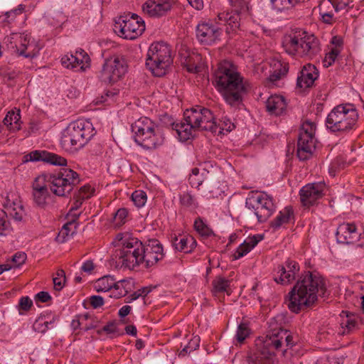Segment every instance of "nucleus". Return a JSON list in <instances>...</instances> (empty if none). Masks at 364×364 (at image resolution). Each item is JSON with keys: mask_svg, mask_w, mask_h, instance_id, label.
I'll use <instances>...</instances> for the list:
<instances>
[{"mask_svg": "<svg viewBox=\"0 0 364 364\" xmlns=\"http://www.w3.org/2000/svg\"><path fill=\"white\" fill-rule=\"evenodd\" d=\"M324 279L316 272H305L289 293V310L299 313L304 307L313 305L318 296H324L326 292Z\"/></svg>", "mask_w": 364, "mask_h": 364, "instance_id": "nucleus-1", "label": "nucleus"}, {"mask_svg": "<svg viewBox=\"0 0 364 364\" xmlns=\"http://www.w3.org/2000/svg\"><path fill=\"white\" fill-rule=\"evenodd\" d=\"M213 83L223 95L225 102L231 106H237L242 101L249 85L236 70L234 65L228 61L220 62L213 73Z\"/></svg>", "mask_w": 364, "mask_h": 364, "instance_id": "nucleus-2", "label": "nucleus"}, {"mask_svg": "<svg viewBox=\"0 0 364 364\" xmlns=\"http://www.w3.org/2000/svg\"><path fill=\"white\" fill-rule=\"evenodd\" d=\"M114 256L121 268L134 270L142 264L143 242L128 232L117 234L112 241Z\"/></svg>", "mask_w": 364, "mask_h": 364, "instance_id": "nucleus-3", "label": "nucleus"}, {"mask_svg": "<svg viewBox=\"0 0 364 364\" xmlns=\"http://www.w3.org/2000/svg\"><path fill=\"white\" fill-rule=\"evenodd\" d=\"M183 117V122L173 124L174 129L181 141H186L193 137V132L199 129L215 132L216 122L213 112L207 108L197 107L186 109Z\"/></svg>", "mask_w": 364, "mask_h": 364, "instance_id": "nucleus-4", "label": "nucleus"}, {"mask_svg": "<svg viewBox=\"0 0 364 364\" xmlns=\"http://www.w3.org/2000/svg\"><path fill=\"white\" fill-rule=\"evenodd\" d=\"M94 134V129L89 122H73L63 133L60 139L61 147L66 151L75 152L83 147Z\"/></svg>", "mask_w": 364, "mask_h": 364, "instance_id": "nucleus-5", "label": "nucleus"}, {"mask_svg": "<svg viewBox=\"0 0 364 364\" xmlns=\"http://www.w3.org/2000/svg\"><path fill=\"white\" fill-rule=\"evenodd\" d=\"M135 141L146 149H155L164 141L160 127L148 117H141L132 124Z\"/></svg>", "mask_w": 364, "mask_h": 364, "instance_id": "nucleus-6", "label": "nucleus"}, {"mask_svg": "<svg viewBox=\"0 0 364 364\" xmlns=\"http://www.w3.org/2000/svg\"><path fill=\"white\" fill-rule=\"evenodd\" d=\"M173 58L170 47L164 42L153 43L147 52L146 66L156 77H162L166 74Z\"/></svg>", "mask_w": 364, "mask_h": 364, "instance_id": "nucleus-7", "label": "nucleus"}, {"mask_svg": "<svg viewBox=\"0 0 364 364\" xmlns=\"http://www.w3.org/2000/svg\"><path fill=\"white\" fill-rule=\"evenodd\" d=\"M358 118V114L355 109L338 105L328 114L326 124L331 132H343L353 129Z\"/></svg>", "mask_w": 364, "mask_h": 364, "instance_id": "nucleus-8", "label": "nucleus"}, {"mask_svg": "<svg viewBox=\"0 0 364 364\" xmlns=\"http://www.w3.org/2000/svg\"><path fill=\"white\" fill-rule=\"evenodd\" d=\"M50 191L56 196H65L78 183V174L70 168H63L56 174L50 175Z\"/></svg>", "mask_w": 364, "mask_h": 364, "instance_id": "nucleus-9", "label": "nucleus"}, {"mask_svg": "<svg viewBox=\"0 0 364 364\" xmlns=\"http://www.w3.org/2000/svg\"><path fill=\"white\" fill-rule=\"evenodd\" d=\"M315 130L313 122L306 121L301 125L297 142V156L301 161L309 159L315 149Z\"/></svg>", "mask_w": 364, "mask_h": 364, "instance_id": "nucleus-10", "label": "nucleus"}, {"mask_svg": "<svg viewBox=\"0 0 364 364\" xmlns=\"http://www.w3.org/2000/svg\"><path fill=\"white\" fill-rule=\"evenodd\" d=\"M119 18L114 24V31L122 38L133 40L141 35L145 30L144 21L136 14Z\"/></svg>", "mask_w": 364, "mask_h": 364, "instance_id": "nucleus-11", "label": "nucleus"}, {"mask_svg": "<svg viewBox=\"0 0 364 364\" xmlns=\"http://www.w3.org/2000/svg\"><path fill=\"white\" fill-rule=\"evenodd\" d=\"M31 36L25 33H12L4 39V43L11 52L19 56L33 58L35 55L33 50H30L32 47Z\"/></svg>", "mask_w": 364, "mask_h": 364, "instance_id": "nucleus-12", "label": "nucleus"}, {"mask_svg": "<svg viewBox=\"0 0 364 364\" xmlns=\"http://www.w3.org/2000/svg\"><path fill=\"white\" fill-rule=\"evenodd\" d=\"M126 72L127 66L122 60L118 57L110 58L103 65L101 78L106 83L113 84L119 81Z\"/></svg>", "mask_w": 364, "mask_h": 364, "instance_id": "nucleus-13", "label": "nucleus"}, {"mask_svg": "<svg viewBox=\"0 0 364 364\" xmlns=\"http://www.w3.org/2000/svg\"><path fill=\"white\" fill-rule=\"evenodd\" d=\"M164 248L161 242L156 239L149 240L143 243L142 247V264L141 266L149 268L155 265L164 257Z\"/></svg>", "mask_w": 364, "mask_h": 364, "instance_id": "nucleus-14", "label": "nucleus"}, {"mask_svg": "<svg viewBox=\"0 0 364 364\" xmlns=\"http://www.w3.org/2000/svg\"><path fill=\"white\" fill-rule=\"evenodd\" d=\"M223 29L219 24L202 22L196 28V36L198 40L205 45H211L220 39Z\"/></svg>", "mask_w": 364, "mask_h": 364, "instance_id": "nucleus-15", "label": "nucleus"}, {"mask_svg": "<svg viewBox=\"0 0 364 364\" xmlns=\"http://www.w3.org/2000/svg\"><path fill=\"white\" fill-rule=\"evenodd\" d=\"M176 4V0H147L142 6V11L150 17H161L170 11Z\"/></svg>", "mask_w": 364, "mask_h": 364, "instance_id": "nucleus-16", "label": "nucleus"}, {"mask_svg": "<svg viewBox=\"0 0 364 364\" xmlns=\"http://www.w3.org/2000/svg\"><path fill=\"white\" fill-rule=\"evenodd\" d=\"M299 269V265L296 262L288 259L284 265L278 266L274 280L282 285L289 284L295 279Z\"/></svg>", "mask_w": 364, "mask_h": 364, "instance_id": "nucleus-17", "label": "nucleus"}, {"mask_svg": "<svg viewBox=\"0 0 364 364\" xmlns=\"http://www.w3.org/2000/svg\"><path fill=\"white\" fill-rule=\"evenodd\" d=\"M324 183H308L303 186L299 191L301 201L303 205H312L317 200L321 198L325 190Z\"/></svg>", "mask_w": 364, "mask_h": 364, "instance_id": "nucleus-18", "label": "nucleus"}, {"mask_svg": "<svg viewBox=\"0 0 364 364\" xmlns=\"http://www.w3.org/2000/svg\"><path fill=\"white\" fill-rule=\"evenodd\" d=\"M304 35L302 36L301 46L300 47L301 58H305L308 60H311L321 50L319 40L311 33L303 31Z\"/></svg>", "mask_w": 364, "mask_h": 364, "instance_id": "nucleus-19", "label": "nucleus"}, {"mask_svg": "<svg viewBox=\"0 0 364 364\" xmlns=\"http://www.w3.org/2000/svg\"><path fill=\"white\" fill-rule=\"evenodd\" d=\"M303 35L304 32L301 30L291 32L283 36L282 45L287 53L296 58H301V51L300 50V47L302 44Z\"/></svg>", "mask_w": 364, "mask_h": 364, "instance_id": "nucleus-20", "label": "nucleus"}, {"mask_svg": "<svg viewBox=\"0 0 364 364\" xmlns=\"http://www.w3.org/2000/svg\"><path fill=\"white\" fill-rule=\"evenodd\" d=\"M23 161H43L49 163L53 165L57 166H66L67 160L53 153H50L46 151L36 150L30 152L23 156Z\"/></svg>", "mask_w": 364, "mask_h": 364, "instance_id": "nucleus-21", "label": "nucleus"}, {"mask_svg": "<svg viewBox=\"0 0 364 364\" xmlns=\"http://www.w3.org/2000/svg\"><path fill=\"white\" fill-rule=\"evenodd\" d=\"M62 65L67 68L84 70L90 66V57L84 51L76 52L75 55H65L61 58Z\"/></svg>", "mask_w": 364, "mask_h": 364, "instance_id": "nucleus-22", "label": "nucleus"}, {"mask_svg": "<svg viewBox=\"0 0 364 364\" xmlns=\"http://www.w3.org/2000/svg\"><path fill=\"white\" fill-rule=\"evenodd\" d=\"M284 341L287 346H293V338L288 334L287 331L282 328L274 329L272 333L267 335L265 343L267 346H272L274 350H279L282 348Z\"/></svg>", "mask_w": 364, "mask_h": 364, "instance_id": "nucleus-23", "label": "nucleus"}, {"mask_svg": "<svg viewBox=\"0 0 364 364\" xmlns=\"http://www.w3.org/2000/svg\"><path fill=\"white\" fill-rule=\"evenodd\" d=\"M360 234L354 223H342L336 231V239L339 243L352 244L357 241Z\"/></svg>", "mask_w": 364, "mask_h": 364, "instance_id": "nucleus-24", "label": "nucleus"}, {"mask_svg": "<svg viewBox=\"0 0 364 364\" xmlns=\"http://www.w3.org/2000/svg\"><path fill=\"white\" fill-rule=\"evenodd\" d=\"M318 77V71L312 64L305 65L297 77V87L306 89L314 85L315 80Z\"/></svg>", "mask_w": 364, "mask_h": 364, "instance_id": "nucleus-25", "label": "nucleus"}, {"mask_svg": "<svg viewBox=\"0 0 364 364\" xmlns=\"http://www.w3.org/2000/svg\"><path fill=\"white\" fill-rule=\"evenodd\" d=\"M274 348L267 346L265 341L262 346L257 347L254 352L248 355V362L252 364H272V355L274 354Z\"/></svg>", "mask_w": 364, "mask_h": 364, "instance_id": "nucleus-26", "label": "nucleus"}, {"mask_svg": "<svg viewBox=\"0 0 364 364\" xmlns=\"http://www.w3.org/2000/svg\"><path fill=\"white\" fill-rule=\"evenodd\" d=\"M240 14L237 11L218 14L216 23L226 27V33L234 32L240 27Z\"/></svg>", "mask_w": 364, "mask_h": 364, "instance_id": "nucleus-27", "label": "nucleus"}, {"mask_svg": "<svg viewBox=\"0 0 364 364\" xmlns=\"http://www.w3.org/2000/svg\"><path fill=\"white\" fill-rule=\"evenodd\" d=\"M171 242L176 250L185 253L191 252L196 246L194 238L186 235H171Z\"/></svg>", "mask_w": 364, "mask_h": 364, "instance_id": "nucleus-28", "label": "nucleus"}, {"mask_svg": "<svg viewBox=\"0 0 364 364\" xmlns=\"http://www.w3.org/2000/svg\"><path fill=\"white\" fill-rule=\"evenodd\" d=\"M287 103L282 95H271L266 102L267 111L272 115L279 116L287 109Z\"/></svg>", "mask_w": 364, "mask_h": 364, "instance_id": "nucleus-29", "label": "nucleus"}, {"mask_svg": "<svg viewBox=\"0 0 364 364\" xmlns=\"http://www.w3.org/2000/svg\"><path fill=\"white\" fill-rule=\"evenodd\" d=\"M133 282L130 279L115 280L110 297L120 299L127 296L132 291Z\"/></svg>", "mask_w": 364, "mask_h": 364, "instance_id": "nucleus-30", "label": "nucleus"}, {"mask_svg": "<svg viewBox=\"0 0 364 364\" xmlns=\"http://www.w3.org/2000/svg\"><path fill=\"white\" fill-rule=\"evenodd\" d=\"M291 221H294V210L291 206H286L272 221L271 227L274 229H278L282 225L289 223Z\"/></svg>", "mask_w": 364, "mask_h": 364, "instance_id": "nucleus-31", "label": "nucleus"}, {"mask_svg": "<svg viewBox=\"0 0 364 364\" xmlns=\"http://www.w3.org/2000/svg\"><path fill=\"white\" fill-rule=\"evenodd\" d=\"M273 204V199L264 192L251 191L246 198L245 205Z\"/></svg>", "mask_w": 364, "mask_h": 364, "instance_id": "nucleus-32", "label": "nucleus"}, {"mask_svg": "<svg viewBox=\"0 0 364 364\" xmlns=\"http://www.w3.org/2000/svg\"><path fill=\"white\" fill-rule=\"evenodd\" d=\"M77 228V225L76 223H74V221H68L59 231L55 237V240L59 243L67 242L76 233Z\"/></svg>", "mask_w": 364, "mask_h": 364, "instance_id": "nucleus-33", "label": "nucleus"}, {"mask_svg": "<svg viewBox=\"0 0 364 364\" xmlns=\"http://www.w3.org/2000/svg\"><path fill=\"white\" fill-rule=\"evenodd\" d=\"M114 284H115L114 277L106 275L97 279L93 284V288L97 292H112Z\"/></svg>", "mask_w": 364, "mask_h": 364, "instance_id": "nucleus-34", "label": "nucleus"}, {"mask_svg": "<svg viewBox=\"0 0 364 364\" xmlns=\"http://www.w3.org/2000/svg\"><path fill=\"white\" fill-rule=\"evenodd\" d=\"M230 280L219 275L212 281V292L214 294L226 292L228 295L231 294L230 289Z\"/></svg>", "mask_w": 364, "mask_h": 364, "instance_id": "nucleus-35", "label": "nucleus"}, {"mask_svg": "<svg viewBox=\"0 0 364 364\" xmlns=\"http://www.w3.org/2000/svg\"><path fill=\"white\" fill-rule=\"evenodd\" d=\"M20 110H18L17 112L14 110L9 111L6 117H4L3 122L4 125H6L10 131H18L21 129L20 127Z\"/></svg>", "mask_w": 364, "mask_h": 364, "instance_id": "nucleus-36", "label": "nucleus"}, {"mask_svg": "<svg viewBox=\"0 0 364 364\" xmlns=\"http://www.w3.org/2000/svg\"><path fill=\"white\" fill-rule=\"evenodd\" d=\"M129 211L125 208H119L112 217V225L115 228H119L127 223L129 218Z\"/></svg>", "mask_w": 364, "mask_h": 364, "instance_id": "nucleus-37", "label": "nucleus"}, {"mask_svg": "<svg viewBox=\"0 0 364 364\" xmlns=\"http://www.w3.org/2000/svg\"><path fill=\"white\" fill-rule=\"evenodd\" d=\"M194 228L202 237H208L215 235L213 230L204 223L200 217L196 218Z\"/></svg>", "mask_w": 364, "mask_h": 364, "instance_id": "nucleus-38", "label": "nucleus"}, {"mask_svg": "<svg viewBox=\"0 0 364 364\" xmlns=\"http://www.w3.org/2000/svg\"><path fill=\"white\" fill-rule=\"evenodd\" d=\"M95 192V189L89 184L82 186L75 196L76 202L80 203L81 205L85 200L90 198L94 196Z\"/></svg>", "mask_w": 364, "mask_h": 364, "instance_id": "nucleus-39", "label": "nucleus"}, {"mask_svg": "<svg viewBox=\"0 0 364 364\" xmlns=\"http://www.w3.org/2000/svg\"><path fill=\"white\" fill-rule=\"evenodd\" d=\"M341 325L342 328L344 329L343 333H349L358 327L359 319L354 315L347 316L346 320H343Z\"/></svg>", "mask_w": 364, "mask_h": 364, "instance_id": "nucleus-40", "label": "nucleus"}, {"mask_svg": "<svg viewBox=\"0 0 364 364\" xmlns=\"http://www.w3.org/2000/svg\"><path fill=\"white\" fill-rule=\"evenodd\" d=\"M10 222L7 219L6 211L0 208V236H6L11 232Z\"/></svg>", "mask_w": 364, "mask_h": 364, "instance_id": "nucleus-41", "label": "nucleus"}, {"mask_svg": "<svg viewBox=\"0 0 364 364\" xmlns=\"http://www.w3.org/2000/svg\"><path fill=\"white\" fill-rule=\"evenodd\" d=\"M6 211V215H9L17 221H21L25 215L23 206H4L3 208Z\"/></svg>", "mask_w": 364, "mask_h": 364, "instance_id": "nucleus-42", "label": "nucleus"}, {"mask_svg": "<svg viewBox=\"0 0 364 364\" xmlns=\"http://www.w3.org/2000/svg\"><path fill=\"white\" fill-rule=\"evenodd\" d=\"M216 130L215 132H213V134H224V131L226 132H231L235 128V124L232 123L230 119L227 117L222 118L219 122H216Z\"/></svg>", "mask_w": 364, "mask_h": 364, "instance_id": "nucleus-43", "label": "nucleus"}, {"mask_svg": "<svg viewBox=\"0 0 364 364\" xmlns=\"http://www.w3.org/2000/svg\"><path fill=\"white\" fill-rule=\"evenodd\" d=\"M277 64L278 66L275 70L269 75V80L272 82H275L279 80L282 76H284L289 70L288 63H282L281 62H278Z\"/></svg>", "mask_w": 364, "mask_h": 364, "instance_id": "nucleus-44", "label": "nucleus"}, {"mask_svg": "<svg viewBox=\"0 0 364 364\" xmlns=\"http://www.w3.org/2000/svg\"><path fill=\"white\" fill-rule=\"evenodd\" d=\"M250 331L251 330L247 323H241L237 327L235 335L237 342L242 343L249 336Z\"/></svg>", "mask_w": 364, "mask_h": 364, "instance_id": "nucleus-45", "label": "nucleus"}, {"mask_svg": "<svg viewBox=\"0 0 364 364\" xmlns=\"http://www.w3.org/2000/svg\"><path fill=\"white\" fill-rule=\"evenodd\" d=\"M275 8L278 10L288 9L294 6L296 4L304 2L306 0H272Z\"/></svg>", "mask_w": 364, "mask_h": 364, "instance_id": "nucleus-46", "label": "nucleus"}, {"mask_svg": "<svg viewBox=\"0 0 364 364\" xmlns=\"http://www.w3.org/2000/svg\"><path fill=\"white\" fill-rule=\"evenodd\" d=\"M33 306V301L28 296H22L18 301L17 309L19 314L23 315L28 312Z\"/></svg>", "mask_w": 364, "mask_h": 364, "instance_id": "nucleus-47", "label": "nucleus"}, {"mask_svg": "<svg viewBox=\"0 0 364 364\" xmlns=\"http://www.w3.org/2000/svg\"><path fill=\"white\" fill-rule=\"evenodd\" d=\"M341 49L338 48H331V50L326 54L323 60L324 65L326 67L331 66L340 54Z\"/></svg>", "mask_w": 364, "mask_h": 364, "instance_id": "nucleus-48", "label": "nucleus"}, {"mask_svg": "<svg viewBox=\"0 0 364 364\" xmlns=\"http://www.w3.org/2000/svg\"><path fill=\"white\" fill-rule=\"evenodd\" d=\"M53 281L54 284V289L56 291H60L65 285V272L63 269H58L56 272V276L53 279Z\"/></svg>", "mask_w": 364, "mask_h": 364, "instance_id": "nucleus-49", "label": "nucleus"}, {"mask_svg": "<svg viewBox=\"0 0 364 364\" xmlns=\"http://www.w3.org/2000/svg\"><path fill=\"white\" fill-rule=\"evenodd\" d=\"M255 214L258 221L262 223L270 215V209L268 208V206H256L255 208Z\"/></svg>", "mask_w": 364, "mask_h": 364, "instance_id": "nucleus-50", "label": "nucleus"}, {"mask_svg": "<svg viewBox=\"0 0 364 364\" xmlns=\"http://www.w3.org/2000/svg\"><path fill=\"white\" fill-rule=\"evenodd\" d=\"M132 200L135 205H145L147 200V195L145 191L137 190L132 194Z\"/></svg>", "mask_w": 364, "mask_h": 364, "instance_id": "nucleus-51", "label": "nucleus"}, {"mask_svg": "<svg viewBox=\"0 0 364 364\" xmlns=\"http://www.w3.org/2000/svg\"><path fill=\"white\" fill-rule=\"evenodd\" d=\"M328 8H326V6H324V4H321L319 6L320 10V14L322 17V20L324 23L328 24H332L333 22H335V19L333 18V14L332 11H328L327 9Z\"/></svg>", "mask_w": 364, "mask_h": 364, "instance_id": "nucleus-52", "label": "nucleus"}, {"mask_svg": "<svg viewBox=\"0 0 364 364\" xmlns=\"http://www.w3.org/2000/svg\"><path fill=\"white\" fill-rule=\"evenodd\" d=\"M33 198L37 205L46 203V197L48 196V189L33 191Z\"/></svg>", "mask_w": 364, "mask_h": 364, "instance_id": "nucleus-53", "label": "nucleus"}, {"mask_svg": "<svg viewBox=\"0 0 364 364\" xmlns=\"http://www.w3.org/2000/svg\"><path fill=\"white\" fill-rule=\"evenodd\" d=\"M252 250L250 248L248 245L245 242V241L243 242L235 250L233 257L235 259H238L243 256L246 255L248 252H250Z\"/></svg>", "mask_w": 364, "mask_h": 364, "instance_id": "nucleus-54", "label": "nucleus"}, {"mask_svg": "<svg viewBox=\"0 0 364 364\" xmlns=\"http://www.w3.org/2000/svg\"><path fill=\"white\" fill-rule=\"evenodd\" d=\"M324 6L326 8L333 7L336 12H338L346 7V4L341 0H328L323 3Z\"/></svg>", "mask_w": 364, "mask_h": 364, "instance_id": "nucleus-55", "label": "nucleus"}, {"mask_svg": "<svg viewBox=\"0 0 364 364\" xmlns=\"http://www.w3.org/2000/svg\"><path fill=\"white\" fill-rule=\"evenodd\" d=\"M26 255L22 252H16L12 257V267H19L26 260Z\"/></svg>", "mask_w": 364, "mask_h": 364, "instance_id": "nucleus-56", "label": "nucleus"}, {"mask_svg": "<svg viewBox=\"0 0 364 364\" xmlns=\"http://www.w3.org/2000/svg\"><path fill=\"white\" fill-rule=\"evenodd\" d=\"M45 181L46 177L44 176L36 177L33 183V191L48 189L46 185L45 184Z\"/></svg>", "mask_w": 364, "mask_h": 364, "instance_id": "nucleus-57", "label": "nucleus"}, {"mask_svg": "<svg viewBox=\"0 0 364 364\" xmlns=\"http://www.w3.org/2000/svg\"><path fill=\"white\" fill-rule=\"evenodd\" d=\"M81 206H72L70 210L67 214V219L68 221H74L75 223L76 220L80 216L82 210H80Z\"/></svg>", "mask_w": 364, "mask_h": 364, "instance_id": "nucleus-58", "label": "nucleus"}, {"mask_svg": "<svg viewBox=\"0 0 364 364\" xmlns=\"http://www.w3.org/2000/svg\"><path fill=\"white\" fill-rule=\"evenodd\" d=\"M89 318L90 315L88 314L78 316L77 319L73 320L71 325L75 330L80 328V326L82 328L85 321H87Z\"/></svg>", "mask_w": 364, "mask_h": 364, "instance_id": "nucleus-59", "label": "nucleus"}, {"mask_svg": "<svg viewBox=\"0 0 364 364\" xmlns=\"http://www.w3.org/2000/svg\"><path fill=\"white\" fill-rule=\"evenodd\" d=\"M264 239V235L261 234H257L252 237H248L245 241L248 245L250 248L252 250L259 242Z\"/></svg>", "mask_w": 364, "mask_h": 364, "instance_id": "nucleus-60", "label": "nucleus"}, {"mask_svg": "<svg viewBox=\"0 0 364 364\" xmlns=\"http://www.w3.org/2000/svg\"><path fill=\"white\" fill-rule=\"evenodd\" d=\"M89 302L93 309H98L105 304L104 299L101 296L93 295L89 297Z\"/></svg>", "mask_w": 364, "mask_h": 364, "instance_id": "nucleus-61", "label": "nucleus"}, {"mask_svg": "<svg viewBox=\"0 0 364 364\" xmlns=\"http://www.w3.org/2000/svg\"><path fill=\"white\" fill-rule=\"evenodd\" d=\"M56 318L55 316H53L51 319L48 320L46 319V316L45 315H41L36 320V324L37 325H42L44 326H46L47 330L50 328V326L53 325L54 322L55 321Z\"/></svg>", "mask_w": 364, "mask_h": 364, "instance_id": "nucleus-62", "label": "nucleus"}, {"mask_svg": "<svg viewBox=\"0 0 364 364\" xmlns=\"http://www.w3.org/2000/svg\"><path fill=\"white\" fill-rule=\"evenodd\" d=\"M193 58L188 57L183 63L185 67L189 73H198L200 68L197 66L194 63H192Z\"/></svg>", "mask_w": 364, "mask_h": 364, "instance_id": "nucleus-63", "label": "nucleus"}, {"mask_svg": "<svg viewBox=\"0 0 364 364\" xmlns=\"http://www.w3.org/2000/svg\"><path fill=\"white\" fill-rule=\"evenodd\" d=\"M51 299V296L47 291H40L35 296L36 303H46Z\"/></svg>", "mask_w": 364, "mask_h": 364, "instance_id": "nucleus-64", "label": "nucleus"}]
</instances>
